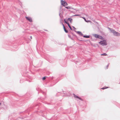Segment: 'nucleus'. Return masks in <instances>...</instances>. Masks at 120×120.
Here are the masks:
<instances>
[{
  "mask_svg": "<svg viewBox=\"0 0 120 120\" xmlns=\"http://www.w3.org/2000/svg\"><path fill=\"white\" fill-rule=\"evenodd\" d=\"M109 30L111 31L112 33H113L114 35L115 36H119L120 35V34L118 32L114 30H113L112 29H111L109 28H108Z\"/></svg>",
  "mask_w": 120,
  "mask_h": 120,
  "instance_id": "nucleus-1",
  "label": "nucleus"
},
{
  "mask_svg": "<svg viewBox=\"0 0 120 120\" xmlns=\"http://www.w3.org/2000/svg\"><path fill=\"white\" fill-rule=\"evenodd\" d=\"M93 36L97 38H99L101 39H103V38L101 36L96 34H94Z\"/></svg>",
  "mask_w": 120,
  "mask_h": 120,
  "instance_id": "nucleus-2",
  "label": "nucleus"
},
{
  "mask_svg": "<svg viewBox=\"0 0 120 120\" xmlns=\"http://www.w3.org/2000/svg\"><path fill=\"white\" fill-rule=\"evenodd\" d=\"M99 43L103 45H106L107 44L105 40L101 41L99 42Z\"/></svg>",
  "mask_w": 120,
  "mask_h": 120,
  "instance_id": "nucleus-3",
  "label": "nucleus"
},
{
  "mask_svg": "<svg viewBox=\"0 0 120 120\" xmlns=\"http://www.w3.org/2000/svg\"><path fill=\"white\" fill-rule=\"evenodd\" d=\"M61 4L64 6H67L68 5L66 2L63 0H61Z\"/></svg>",
  "mask_w": 120,
  "mask_h": 120,
  "instance_id": "nucleus-4",
  "label": "nucleus"
},
{
  "mask_svg": "<svg viewBox=\"0 0 120 120\" xmlns=\"http://www.w3.org/2000/svg\"><path fill=\"white\" fill-rule=\"evenodd\" d=\"M25 18L26 19L30 22H32L33 21L32 18L26 16Z\"/></svg>",
  "mask_w": 120,
  "mask_h": 120,
  "instance_id": "nucleus-5",
  "label": "nucleus"
},
{
  "mask_svg": "<svg viewBox=\"0 0 120 120\" xmlns=\"http://www.w3.org/2000/svg\"><path fill=\"white\" fill-rule=\"evenodd\" d=\"M64 22L65 23L67 24L69 26V28H70V29L71 30H72V28L70 26V24H69L68 22V20H66V19H64Z\"/></svg>",
  "mask_w": 120,
  "mask_h": 120,
  "instance_id": "nucleus-6",
  "label": "nucleus"
},
{
  "mask_svg": "<svg viewBox=\"0 0 120 120\" xmlns=\"http://www.w3.org/2000/svg\"><path fill=\"white\" fill-rule=\"evenodd\" d=\"M74 98H77L78 99H79L80 100L82 101H83V100L81 98L79 97L78 96L75 95V94H74Z\"/></svg>",
  "mask_w": 120,
  "mask_h": 120,
  "instance_id": "nucleus-7",
  "label": "nucleus"
},
{
  "mask_svg": "<svg viewBox=\"0 0 120 120\" xmlns=\"http://www.w3.org/2000/svg\"><path fill=\"white\" fill-rule=\"evenodd\" d=\"M63 26L64 29V31L66 33H67L68 32V31L66 30V29L65 28V27L63 24Z\"/></svg>",
  "mask_w": 120,
  "mask_h": 120,
  "instance_id": "nucleus-8",
  "label": "nucleus"
},
{
  "mask_svg": "<svg viewBox=\"0 0 120 120\" xmlns=\"http://www.w3.org/2000/svg\"><path fill=\"white\" fill-rule=\"evenodd\" d=\"M68 20H69L70 22L71 23L72 22V19L71 18H68Z\"/></svg>",
  "mask_w": 120,
  "mask_h": 120,
  "instance_id": "nucleus-9",
  "label": "nucleus"
},
{
  "mask_svg": "<svg viewBox=\"0 0 120 120\" xmlns=\"http://www.w3.org/2000/svg\"><path fill=\"white\" fill-rule=\"evenodd\" d=\"M107 55L105 53H104L103 54H101V56H107Z\"/></svg>",
  "mask_w": 120,
  "mask_h": 120,
  "instance_id": "nucleus-10",
  "label": "nucleus"
},
{
  "mask_svg": "<svg viewBox=\"0 0 120 120\" xmlns=\"http://www.w3.org/2000/svg\"><path fill=\"white\" fill-rule=\"evenodd\" d=\"M83 37L84 38H90V36H83Z\"/></svg>",
  "mask_w": 120,
  "mask_h": 120,
  "instance_id": "nucleus-11",
  "label": "nucleus"
},
{
  "mask_svg": "<svg viewBox=\"0 0 120 120\" xmlns=\"http://www.w3.org/2000/svg\"><path fill=\"white\" fill-rule=\"evenodd\" d=\"M108 88V87H104L102 88H101V89H104L107 88Z\"/></svg>",
  "mask_w": 120,
  "mask_h": 120,
  "instance_id": "nucleus-12",
  "label": "nucleus"
},
{
  "mask_svg": "<svg viewBox=\"0 0 120 120\" xmlns=\"http://www.w3.org/2000/svg\"><path fill=\"white\" fill-rule=\"evenodd\" d=\"M81 17V18H83L84 20L86 22H87V20H86V19H85V18H84V17Z\"/></svg>",
  "mask_w": 120,
  "mask_h": 120,
  "instance_id": "nucleus-13",
  "label": "nucleus"
},
{
  "mask_svg": "<svg viewBox=\"0 0 120 120\" xmlns=\"http://www.w3.org/2000/svg\"><path fill=\"white\" fill-rule=\"evenodd\" d=\"M65 7V8H67L68 9L71 8V7Z\"/></svg>",
  "mask_w": 120,
  "mask_h": 120,
  "instance_id": "nucleus-14",
  "label": "nucleus"
},
{
  "mask_svg": "<svg viewBox=\"0 0 120 120\" xmlns=\"http://www.w3.org/2000/svg\"><path fill=\"white\" fill-rule=\"evenodd\" d=\"M46 79V77H43V78H42V79L43 80H45Z\"/></svg>",
  "mask_w": 120,
  "mask_h": 120,
  "instance_id": "nucleus-15",
  "label": "nucleus"
},
{
  "mask_svg": "<svg viewBox=\"0 0 120 120\" xmlns=\"http://www.w3.org/2000/svg\"><path fill=\"white\" fill-rule=\"evenodd\" d=\"M80 15H75L74 16H79Z\"/></svg>",
  "mask_w": 120,
  "mask_h": 120,
  "instance_id": "nucleus-16",
  "label": "nucleus"
},
{
  "mask_svg": "<svg viewBox=\"0 0 120 120\" xmlns=\"http://www.w3.org/2000/svg\"><path fill=\"white\" fill-rule=\"evenodd\" d=\"M78 34H80L81 33V32H79V31L78 32Z\"/></svg>",
  "mask_w": 120,
  "mask_h": 120,
  "instance_id": "nucleus-17",
  "label": "nucleus"
},
{
  "mask_svg": "<svg viewBox=\"0 0 120 120\" xmlns=\"http://www.w3.org/2000/svg\"><path fill=\"white\" fill-rule=\"evenodd\" d=\"M91 22L90 21V20H88V21H87V22Z\"/></svg>",
  "mask_w": 120,
  "mask_h": 120,
  "instance_id": "nucleus-18",
  "label": "nucleus"
},
{
  "mask_svg": "<svg viewBox=\"0 0 120 120\" xmlns=\"http://www.w3.org/2000/svg\"><path fill=\"white\" fill-rule=\"evenodd\" d=\"M1 103L0 102V105H1Z\"/></svg>",
  "mask_w": 120,
  "mask_h": 120,
  "instance_id": "nucleus-19",
  "label": "nucleus"
},
{
  "mask_svg": "<svg viewBox=\"0 0 120 120\" xmlns=\"http://www.w3.org/2000/svg\"><path fill=\"white\" fill-rule=\"evenodd\" d=\"M73 28H75V27H74V26H73Z\"/></svg>",
  "mask_w": 120,
  "mask_h": 120,
  "instance_id": "nucleus-20",
  "label": "nucleus"
},
{
  "mask_svg": "<svg viewBox=\"0 0 120 120\" xmlns=\"http://www.w3.org/2000/svg\"><path fill=\"white\" fill-rule=\"evenodd\" d=\"M31 38H32V37L31 36Z\"/></svg>",
  "mask_w": 120,
  "mask_h": 120,
  "instance_id": "nucleus-21",
  "label": "nucleus"
}]
</instances>
